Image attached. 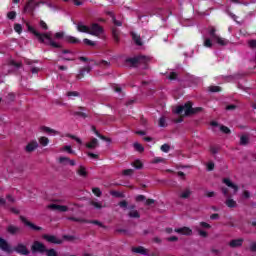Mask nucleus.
Listing matches in <instances>:
<instances>
[{
  "label": "nucleus",
  "instance_id": "1",
  "mask_svg": "<svg viewBox=\"0 0 256 256\" xmlns=\"http://www.w3.org/2000/svg\"><path fill=\"white\" fill-rule=\"evenodd\" d=\"M26 27L29 33H32V35L38 39L39 43H44V45H50V47H53L54 49H61V45L53 41L50 33H40L33 26H31L29 22L26 23Z\"/></svg>",
  "mask_w": 256,
  "mask_h": 256
},
{
  "label": "nucleus",
  "instance_id": "2",
  "mask_svg": "<svg viewBox=\"0 0 256 256\" xmlns=\"http://www.w3.org/2000/svg\"><path fill=\"white\" fill-rule=\"evenodd\" d=\"M0 249L5 253H13L15 251L18 255H29L31 251L27 248V245L23 243H18L14 248H11V245L7 243V240L0 237Z\"/></svg>",
  "mask_w": 256,
  "mask_h": 256
},
{
  "label": "nucleus",
  "instance_id": "3",
  "mask_svg": "<svg viewBox=\"0 0 256 256\" xmlns=\"http://www.w3.org/2000/svg\"><path fill=\"white\" fill-rule=\"evenodd\" d=\"M126 63H130L131 67H139V65H147L149 63V58L146 56H135L132 58H127Z\"/></svg>",
  "mask_w": 256,
  "mask_h": 256
},
{
  "label": "nucleus",
  "instance_id": "4",
  "mask_svg": "<svg viewBox=\"0 0 256 256\" xmlns=\"http://www.w3.org/2000/svg\"><path fill=\"white\" fill-rule=\"evenodd\" d=\"M185 111L186 117H189L193 111V102L189 101L184 104V106H177L175 113L176 115H182Z\"/></svg>",
  "mask_w": 256,
  "mask_h": 256
},
{
  "label": "nucleus",
  "instance_id": "5",
  "mask_svg": "<svg viewBox=\"0 0 256 256\" xmlns=\"http://www.w3.org/2000/svg\"><path fill=\"white\" fill-rule=\"evenodd\" d=\"M46 251H47V246H45L43 242L34 241L33 244L31 245V252L33 254L40 253L41 255H43V253H45Z\"/></svg>",
  "mask_w": 256,
  "mask_h": 256
},
{
  "label": "nucleus",
  "instance_id": "6",
  "mask_svg": "<svg viewBox=\"0 0 256 256\" xmlns=\"http://www.w3.org/2000/svg\"><path fill=\"white\" fill-rule=\"evenodd\" d=\"M104 29L98 23H92L89 27L88 35H93L94 37H99V35H103Z\"/></svg>",
  "mask_w": 256,
  "mask_h": 256
},
{
  "label": "nucleus",
  "instance_id": "7",
  "mask_svg": "<svg viewBox=\"0 0 256 256\" xmlns=\"http://www.w3.org/2000/svg\"><path fill=\"white\" fill-rule=\"evenodd\" d=\"M6 231L9 235H13V236L21 235V233H23V228L13 225V224H10L7 226Z\"/></svg>",
  "mask_w": 256,
  "mask_h": 256
},
{
  "label": "nucleus",
  "instance_id": "8",
  "mask_svg": "<svg viewBox=\"0 0 256 256\" xmlns=\"http://www.w3.org/2000/svg\"><path fill=\"white\" fill-rule=\"evenodd\" d=\"M20 221L26 225V227H29L32 231H43V228L41 226H37L33 224V222L27 220L24 216H20Z\"/></svg>",
  "mask_w": 256,
  "mask_h": 256
},
{
  "label": "nucleus",
  "instance_id": "9",
  "mask_svg": "<svg viewBox=\"0 0 256 256\" xmlns=\"http://www.w3.org/2000/svg\"><path fill=\"white\" fill-rule=\"evenodd\" d=\"M42 238L48 243H53L54 245H61L63 243V240L57 238L55 235L43 234Z\"/></svg>",
  "mask_w": 256,
  "mask_h": 256
},
{
  "label": "nucleus",
  "instance_id": "10",
  "mask_svg": "<svg viewBox=\"0 0 256 256\" xmlns=\"http://www.w3.org/2000/svg\"><path fill=\"white\" fill-rule=\"evenodd\" d=\"M39 5H41V2H37V0H29L24 7V11H28V13H33V11H35V8L39 7Z\"/></svg>",
  "mask_w": 256,
  "mask_h": 256
},
{
  "label": "nucleus",
  "instance_id": "11",
  "mask_svg": "<svg viewBox=\"0 0 256 256\" xmlns=\"http://www.w3.org/2000/svg\"><path fill=\"white\" fill-rule=\"evenodd\" d=\"M48 209H51L52 211H60V213H67V211H69V207L58 204H50L48 205Z\"/></svg>",
  "mask_w": 256,
  "mask_h": 256
},
{
  "label": "nucleus",
  "instance_id": "12",
  "mask_svg": "<svg viewBox=\"0 0 256 256\" xmlns=\"http://www.w3.org/2000/svg\"><path fill=\"white\" fill-rule=\"evenodd\" d=\"M112 37L116 45H119V43H121V30H119L117 27H113Z\"/></svg>",
  "mask_w": 256,
  "mask_h": 256
},
{
  "label": "nucleus",
  "instance_id": "13",
  "mask_svg": "<svg viewBox=\"0 0 256 256\" xmlns=\"http://www.w3.org/2000/svg\"><path fill=\"white\" fill-rule=\"evenodd\" d=\"M222 183H224V185H226L230 189H233L234 193H237V191H239V186H237L235 183H233L231 181V179H229V178H224L222 180Z\"/></svg>",
  "mask_w": 256,
  "mask_h": 256
},
{
  "label": "nucleus",
  "instance_id": "14",
  "mask_svg": "<svg viewBox=\"0 0 256 256\" xmlns=\"http://www.w3.org/2000/svg\"><path fill=\"white\" fill-rule=\"evenodd\" d=\"M243 241H245L243 238L233 239L229 242V247H231L232 249H237V247H242Z\"/></svg>",
  "mask_w": 256,
  "mask_h": 256
},
{
  "label": "nucleus",
  "instance_id": "15",
  "mask_svg": "<svg viewBox=\"0 0 256 256\" xmlns=\"http://www.w3.org/2000/svg\"><path fill=\"white\" fill-rule=\"evenodd\" d=\"M37 147H39V143H37V141H32L26 145L25 151L26 153H33Z\"/></svg>",
  "mask_w": 256,
  "mask_h": 256
},
{
  "label": "nucleus",
  "instance_id": "16",
  "mask_svg": "<svg viewBox=\"0 0 256 256\" xmlns=\"http://www.w3.org/2000/svg\"><path fill=\"white\" fill-rule=\"evenodd\" d=\"M175 233H179L180 235H193V230L189 227H182L175 229Z\"/></svg>",
  "mask_w": 256,
  "mask_h": 256
},
{
  "label": "nucleus",
  "instance_id": "17",
  "mask_svg": "<svg viewBox=\"0 0 256 256\" xmlns=\"http://www.w3.org/2000/svg\"><path fill=\"white\" fill-rule=\"evenodd\" d=\"M91 66L83 67L79 70V73L76 76V79H83L86 73H91Z\"/></svg>",
  "mask_w": 256,
  "mask_h": 256
},
{
  "label": "nucleus",
  "instance_id": "18",
  "mask_svg": "<svg viewBox=\"0 0 256 256\" xmlns=\"http://www.w3.org/2000/svg\"><path fill=\"white\" fill-rule=\"evenodd\" d=\"M78 109H80V111L73 112V115L75 117H81L82 119H87V117H89V114L83 112V111H85V107L80 106V107H78Z\"/></svg>",
  "mask_w": 256,
  "mask_h": 256
},
{
  "label": "nucleus",
  "instance_id": "19",
  "mask_svg": "<svg viewBox=\"0 0 256 256\" xmlns=\"http://www.w3.org/2000/svg\"><path fill=\"white\" fill-rule=\"evenodd\" d=\"M76 29L79 33H87L89 35V26L83 24V22H78Z\"/></svg>",
  "mask_w": 256,
  "mask_h": 256
},
{
  "label": "nucleus",
  "instance_id": "20",
  "mask_svg": "<svg viewBox=\"0 0 256 256\" xmlns=\"http://www.w3.org/2000/svg\"><path fill=\"white\" fill-rule=\"evenodd\" d=\"M99 147V140L97 138H92L90 142L86 143L87 149H97Z\"/></svg>",
  "mask_w": 256,
  "mask_h": 256
},
{
  "label": "nucleus",
  "instance_id": "21",
  "mask_svg": "<svg viewBox=\"0 0 256 256\" xmlns=\"http://www.w3.org/2000/svg\"><path fill=\"white\" fill-rule=\"evenodd\" d=\"M131 37L136 45H138L139 47L143 45V42L141 41V36L137 35L135 32H131Z\"/></svg>",
  "mask_w": 256,
  "mask_h": 256
},
{
  "label": "nucleus",
  "instance_id": "22",
  "mask_svg": "<svg viewBox=\"0 0 256 256\" xmlns=\"http://www.w3.org/2000/svg\"><path fill=\"white\" fill-rule=\"evenodd\" d=\"M132 251L133 253H138L140 255H147V249H145L143 246L133 247Z\"/></svg>",
  "mask_w": 256,
  "mask_h": 256
},
{
  "label": "nucleus",
  "instance_id": "23",
  "mask_svg": "<svg viewBox=\"0 0 256 256\" xmlns=\"http://www.w3.org/2000/svg\"><path fill=\"white\" fill-rule=\"evenodd\" d=\"M65 41L67 43H71L72 45H77V43H81V40H79V38L73 36H66Z\"/></svg>",
  "mask_w": 256,
  "mask_h": 256
},
{
  "label": "nucleus",
  "instance_id": "24",
  "mask_svg": "<svg viewBox=\"0 0 256 256\" xmlns=\"http://www.w3.org/2000/svg\"><path fill=\"white\" fill-rule=\"evenodd\" d=\"M85 223L91 224V225H98V227H101L102 229H107V226H105L101 221L99 220H85Z\"/></svg>",
  "mask_w": 256,
  "mask_h": 256
},
{
  "label": "nucleus",
  "instance_id": "25",
  "mask_svg": "<svg viewBox=\"0 0 256 256\" xmlns=\"http://www.w3.org/2000/svg\"><path fill=\"white\" fill-rule=\"evenodd\" d=\"M193 192L191 191L190 188H186L180 195V199H189V197H191V194Z\"/></svg>",
  "mask_w": 256,
  "mask_h": 256
},
{
  "label": "nucleus",
  "instance_id": "26",
  "mask_svg": "<svg viewBox=\"0 0 256 256\" xmlns=\"http://www.w3.org/2000/svg\"><path fill=\"white\" fill-rule=\"evenodd\" d=\"M67 161L68 165H71V167H75L76 163L75 160H71L69 157H60L59 163H65Z\"/></svg>",
  "mask_w": 256,
  "mask_h": 256
},
{
  "label": "nucleus",
  "instance_id": "27",
  "mask_svg": "<svg viewBox=\"0 0 256 256\" xmlns=\"http://www.w3.org/2000/svg\"><path fill=\"white\" fill-rule=\"evenodd\" d=\"M108 15H110V17L112 18V23L116 26V27H121L123 25V22L117 20V18H115V15H113V12H108Z\"/></svg>",
  "mask_w": 256,
  "mask_h": 256
},
{
  "label": "nucleus",
  "instance_id": "28",
  "mask_svg": "<svg viewBox=\"0 0 256 256\" xmlns=\"http://www.w3.org/2000/svg\"><path fill=\"white\" fill-rule=\"evenodd\" d=\"M110 195H112V197H116L117 199H123L125 197V194H123V192H119L116 190L110 191Z\"/></svg>",
  "mask_w": 256,
  "mask_h": 256
},
{
  "label": "nucleus",
  "instance_id": "29",
  "mask_svg": "<svg viewBox=\"0 0 256 256\" xmlns=\"http://www.w3.org/2000/svg\"><path fill=\"white\" fill-rule=\"evenodd\" d=\"M128 217L131 219H139L141 217V214H139V211L137 210H132L128 213Z\"/></svg>",
  "mask_w": 256,
  "mask_h": 256
},
{
  "label": "nucleus",
  "instance_id": "30",
  "mask_svg": "<svg viewBox=\"0 0 256 256\" xmlns=\"http://www.w3.org/2000/svg\"><path fill=\"white\" fill-rule=\"evenodd\" d=\"M77 174L80 177H87L88 173H87V169H85L84 166H80L79 169L77 170Z\"/></svg>",
  "mask_w": 256,
  "mask_h": 256
},
{
  "label": "nucleus",
  "instance_id": "31",
  "mask_svg": "<svg viewBox=\"0 0 256 256\" xmlns=\"http://www.w3.org/2000/svg\"><path fill=\"white\" fill-rule=\"evenodd\" d=\"M214 41H216V43H218V45H221L222 47H225V45H227L229 43V41H227L224 38H221L219 36H217V38Z\"/></svg>",
  "mask_w": 256,
  "mask_h": 256
},
{
  "label": "nucleus",
  "instance_id": "32",
  "mask_svg": "<svg viewBox=\"0 0 256 256\" xmlns=\"http://www.w3.org/2000/svg\"><path fill=\"white\" fill-rule=\"evenodd\" d=\"M226 205L230 209H235V207H237V202L235 200H233V199H227L226 200Z\"/></svg>",
  "mask_w": 256,
  "mask_h": 256
},
{
  "label": "nucleus",
  "instance_id": "33",
  "mask_svg": "<svg viewBox=\"0 0 256 256\" xmlns=\"http://www.w3.org/2000/svg\"><path fill=\"white\" fill-rule=\"evenodd\" d=\"M39 143L42 147H47L49 145V138L42 136L39 138Z\"/></svg>",
  "mask_w": 256,
  "mask_h": 256
},
{
  "label": "nucleus",
  "instance_id": "34",
  "mask_svg": "<svg viewBox=\"0 0 256 256\" xmlns=\"http://www.w3.org/2000/svg\"><path fill=\"white\" fill-rule=\"evenodd\" d=\"M209 35H210L211 39H214V40H216L217 37H219V36H217V29H215V27H210Z\"/></svg>",
  "mask_w": 256,
  "mask_h": 256
},
{
  "label": "nucleus",
  "instance_id": "35",
  "mask_svg": "<svg viewBox=\"0 0 256 256\" xmlns=\"http://www.w3.org/2000/svg\"><path fill=\"white\" fill-rule=\"evenodd\" d=\"M44 253H46V256H59V254L57 253V250L53 248H50V249L46 248V252Z\"/></svg>",
  "mask_w": 256,
  "mask_h": 256
},
{
  "label": "nucleus",
  "instance_id": "36",
  "mask_svg": "<svg viewBox=\"0 0 256 256\" xmlns=\"http://www.w3.org/2000/svg\"><path fill=\"white\" fill-rule=\"evenodd\" d=\"M68 221H74L75 223H85L86 219L69 216Z\"/></svg>",
  "mask_w": 256,
  "mask_h": 256
},
{
  "label": "nucleus",
  "instance_id": "37",
  "mask_svg": "<svg viewBox=\"0 0 256 256\" xmlns=\"http://www.w3.org/2000/svg\"><path fill=\"white\" fill-rule=\"evenodd\" d=\"M132 167H134L135 169H143V162H141V160H135L132 163Z\"/></svg>",
  "mask_w": 256,
  "mask_h": 256
},
{
  "label": "nucleus",
  "instance_id": "38",
  "mask_svg": "<svg viewBox=\"0 0 256 256\" xmlns=\"http://www.w3.org/2000/svg\"><path fill=\"white\" fill-rule=\"evenodd\" d=\"M196 231L198 235H200V237H203L204 239H206V237H209V234L206 231L201 230V228L196 227Z\"/></svg>",
  "mask_w": 256,
  "mask_h": 256
},
{
  "label": "nucleus",
  "instance_id": "39",
  "mask_svg": "<svg viewBox=\"0 0 256 256\" xmlns=\"http://www.w3.org/2000/svg\"><path fill=\"white\" fill-rule=\"evenodd\" d=\"M134 149L138 151V153H143L145 151V148L140 143H134Z\"/></svg>",
  "mask_w": 256,
  "mask_h": 256
},
{
  "label": "nucleus",
  "instance_id": "40",
  "mask_svg": "<svg viewBox=\"0 0 256 256\" xmlns=\"http://www.w3.org/2000/svg\"><path fill=\"white\" fill-rule=\"evenodd\" d=\"M16 97H17V96L15 95V93L10 92V93H8V95L6 96V99H7V101H9V103H13V101H15Z\"/></svg>",
  "mask_w": 256,
  "mask_h": 256
},
{
  "label": "nucleus",
  "instance_id": "41",
  "mask_svg": "<svg viewBox=\"0 0 256 256\" xmlns=\"http://www.w3.org/2000/svg\"><path fill=\"white\" fill-rule=\"evenodd\" d=\"M42 131H44L45 133H53L54 135H57V131L55 129H52L47 126H43Z\"/></svg>",
  "mask_w": 256,
  "mask_h": 256
},
{
  "label": "nucleus",
  "instance_id": "42",
  "mask_svg": "<svg viewBox=\"0 0 256 256\" xmlns=\"http://www.w3.org/2000/svg\"><path fill=\"white\" fill-rule=\"evenodd\" d=\"M92 193L96 197H101V195H103V192H101V189L99 187L92 188Z\"/></svg>",
  "mask_w": 256,
  "mask_h": 256
},
{
  "label": "nucleus",
  "instance_id": "43",
  "mask_svg": "<svg viewBox=\"0 0 256 256\" xmlns=\"http://www.w3.org/2000/svg\"><path fill=\"white\" fill-rule=\"evenodd\" d=\"M209 91L211 93H220V91H222V89L220 86H210Z\"/></svg>",
  "mask_w": 256,
  "mask_h": 256
},
{
  "label": "nucleus",
  "instance_id": "44",
  "mask_svg": "<svg viewBox=\"0 0 256 256\" xmlns=\"http://www.w3.org/2000/svg\"><path fill=\"white\" fill-rule=\"evenodd\" d=\"M14 31L18 33V35H21V33H23V26H21V24H15Z\"/></svg>",
  "mask_w": 256,
  "mask_h": 256
},
{
  "label": "nucleus",
  "instance_id": "45",
  "mask_svg": "<svg viewBox=\"0 0 256 256\" xmlns=\"http://www.w3.org/2000/svg\"><path fill=\"white\" fill-rule=\"evenodd\" d=\"M248 250L250 253H256V241L250 242Z\"/></svg>",
  "mask_w": 256,
  "mask_h": 256
},
{
  "label": "nucleus",
  "instance_id": "46",
  "mask_svg": "<svg viewBox=\"0 0 256 256\" xmlns=\"http://www.w3.org/2000/svg\"><path fill=\"white\" fill-rule=\"evenodd\" d=\"M249 143V137L242 135L240 137V145H247Z\"/></svg>",
  "mask_w": 256,
  "mask_h": 256
},
{
  "label": "nucleus",
  "instance_id": "47",
  "mask_svg": "<svg viewBox=\"0 0 256 256\" xmlns=\"http://www.w3.org/2000/svg\"><path fill=\"white\" fill-rule=\"evenodd\" d=\"M90 205H92V207L95 209H103V204H101V202L91 201Z\"/></svg>",
  "mask_w": 256,
  "mask_h": 256
},
{
  "label": "nucleus",
  "instance_id": "48",
  "mask_svg": "<svg viewBox=\"0 0 256 256\" xmlns=\"http://www.w3.org/2000/svg\"><path fill=\"white\" fill-rule=\"evenodd\" d=\"M160 149L163 153H169V151H171V146L169 144H163Z\"/></svg>",
  "mask_w": 256,
  "mask_h": 256
},
{
  "label": "nucleus",
  "instance_id": "49",
  "mask_svg": "<svg viewBox=\"0 0 256 256\" xmlns=\"http://www.w3.org/2000/svg\"><path fill=\"white\" fill-rule=\"evenodd\" d=\"M219 146H210V153H212V155H217V153H219Z\"/></svg>",
  "mask_w": 256,
  "mask_h": 256
},
{
  "label": "nucleus",
  "instance_id": "50",
  "mask_svg": "<svg viewBox=\"0 0 256 256\" xmlns=\"http://www.w3.org/2000/svg\"><path fill=\"white\" fill-rule=\"evenodd\" d=\"M220 131H222V133H225V135H229V133H231V129H229V127L227 126H220Z\"/></svg>",
  "mask_w": 256,
  "mask_h": 256
},
{
  "label": "nucleus",
  "instance_id": "51",
  "mask_svg": "<svg viewBox=\"0 0 256 256\" xmlns=\"http://www.w3.org/2000/svg\"><path fill=\"white\" fill-rule=\"evenodd\" d=\"M39 25H40L41 29H43V31H47L49 29V26L43 20H40Z\"/></svg>",
  "mask_w": 256,
  "mask_h": 256
},
{
  "label": "nucleus",
  "instance_id": "52",
  "mask_svg": "<svg viewBox=\"0 0 256 256\" xmlns=\"http://www.w3.org/2000/svg\"><path fill=\"white\" fill-rule=\"evenodd\" d=\"M10 65H12V67H16V69H19L23 64L21 62H15V60H11Z\"/></svg>",
  "mask_w": 256,
  "mask_h": 256
},
{
  "label": "nucleus",
  "instance_id": "53",
  "mask_svg": "<svg viewBox=\"0 0 256 256\" xmlns=\"http://www.w3.org/2000/svg\"><path fill=\"white\" fill-rule=\"evenodd\" d=\"M134 173L133 169H126L123 170L122 175H124L125 177H129Z\"/></svg>",
  "mask_w": 256,
  "mask_h": 256
},
{
  "label": "nucleus",
  "instance_id": "54",
  "mask_svg": "<svg viewBox=\"0 0 256 256\" xmlns=\"http://www.w3.org/2000/svg\"><path fill=\"white\" fill-rule=\"evenodd\" d=\"M204 47H208L209 49H211V47H213V42H211V39H209V38L205 39Z\"/></svg>",
  "mask_w": 256,
  "mask_h": 256
},
{
  "label": "nucleus",
  "instance_id": "55",
  "mask_svg": "<svg viewBox=\"0 0 256 256\" xmlns=\"http://www.w3.org/2000/svg\"><path fill=\"white\" fill-rule=\"evenodd\" d=\"M83 43H84L85 45L90 46V47H95V42H93V41H91V40H89V39H87V38H84V39H83Z\"/></svg>",
  "mask_w": 256,
  "mask_h": 256
},
{
  "label": "nucleus",
  "instance_id": "56",
  "mask_svg": "<svg viewBox=\"0 0 256 256\" xmlns=\"http://www.w3.org/2000/svg\"><path fill=\"white\" fill-rule=\"evenodd\" d=\"M7 17H8V19L13 20V19H15V17H17V12L10 11V12H8Z\"/></svg>",
  "mask_w": 256,
  "mask_h": 256
},
{
  "label": "nucleus",
  "instance_id": "57",
  "mask_svg": "<svg viewBox=\"0 0 256 256\" xmlns=\"http://www.w3.org/2000/svg\"><path fill=\"white\" fill-rule=\"evenodd\" d=\"M165 162V158L162 157H156L153 159L152 163L157 164V163H164Z\"/></svg>",
  "mask_w": 256,
  "mask_h": 256
},
{
  "label": "nucleus",
  "instance_id": "58",
  "mask_svg": "<svg viewBox=\"0 0 256 256\" xmlns=\"http://www.w3.org/2000/svg\"><path fill=\"white\" fill-rule=\"evenodd\" d=\"M168 79L170 81H175L177 79V73L176 72H170Z\"/></svg>",
  "mask_w": 256,
  "mask_h": 256
},
{
  "label": "nucleus",
  "instance_id": "59",
  "mask_svg": "<svg viewBox=\"0 0 256 256\" xmlns=\"http://www.w3.org/2000/svg\"><path fill=\"white\" fill-rule=\"evenodd\" d=\"M79 92H77V91H69V92H67V96L68 97H79Z\"/></svg>",
  "mask_w": 256,
  "mask_h": 256
},
{
  "label": "nucleus",
  "instance_id": "60",
  "mask_svg": "<svg viewBox=\"0 0 256 256\" xmlns=\"http://www.w3.org/2000/svg\"><path fill=\"white\" fill-rule=\"evenodd\" d=\"M159 127H167L166 121H165V117H161L159 119Z\"/></svg>",
  "mask_w": 256,
  "mask_h": 256
},
{
  "label": "nucleus",
  "instance_id": "61",
  "mask_svg": "<svg viewBox=\"0 0 256 256\" xmlns=\"http://www.w3.org/2000/svg\"><path fill=\"white\" fill-rule=\"evenodd\" d=\"M63 239H65V241H75V236H73V235H63Z\"/></svg>",
  "mask_w": 256,
  "mask_h": 256
},
{
  "label": "nucleus",
  "instance_id": "62",
  "mask_svg": "<svg viewBox=\"0 0 256 256\" xmlns=\"http://www.w3.org/2000/svg\"><path fill=\"white\" fill-rule=\"evenodd\" d=\"M146 199H147V197H145V195L136 196L137 203H141V201H145Z\"/></svg>",
  "mask_w": 256,
  "mask_h": 256
},
{
  "label": "nucleus",
  "instance_id": "63",
  "mask_svg": "<svg viewBox=\"0 0 256 256\" xmlns=\"http://www.w3.org/2000/svg\"><path fill=\"white\" fill-rule=\"evenodd\" d=\"M200 227H202L203 229H211L210 224L207 222H200Z\"/></svg>",
  "mask_w": 256,
  "mask_h": 256
},
{
  "label": "nucleus",
  "instance_id": "64",
  "mask_svg": "<svg viewBox=\"0 0 256 256\" xmlns=\"http://www.w3.org/2000/svg\"><path fill=\"white\" fill-rule=\"evenodd\" d=\"M250 49H256V40H250L248 42Z\"/></svg>",
  "mask_w": 256,
  "mask_h": 256
}]
</instances>
